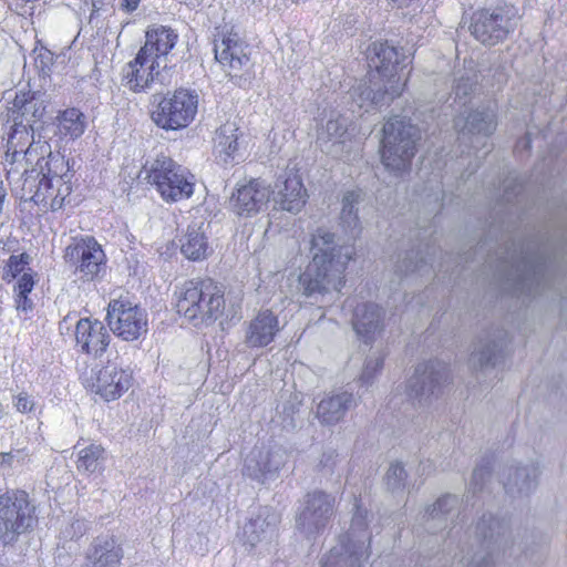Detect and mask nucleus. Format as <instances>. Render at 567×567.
Wrapping results in <instances>:
<instances>
[{"mask_svg":"<svg viewBox=\"0 0 567 567\" xmlns=\"http://www.w3.org/2000/svg\"><path fill=\"white\" fill-rule=\"evenodd\" d=\"M312 260L299 276V285L305 297L315 302L332 301L346 284V270L353 258L350 246L334 243V235L318 229L311 239Z\"/></svg>","mask_w":567,"mask_h":567,"instance_id":"nucleus-1","label":"nucleus"},{"mask_svg":"<svg viewBox=\"0 0 567 567\" xmlns=\"http://www.w3.org/2000/svg\"><path fill=\"white\" fill-rule=\"evenodd\" d=\"M370 66L383 83L381 89H365L359 94L357 104L360 109L372 105H383L403 92L410 71H405L406 65L400 61V53L396 48L389 45L386 42H374L369 50Z\"/></svg>","mask_w":567,"mask_h":567,"instance_id":"nucleus-2","label":"nucleus"},{"mask_svg":"<svg viewBox=\"0 0 567 567\" xmlns=\"http://www.w3.org/2000/svg\"><path fill=\"white\" fill-rule=\"evenodd\" d=\"M175 295L177 312L194 327L210 326L224 313V288L210 278L188 280Z\"/></svg>","mask_w":567,"mask_h":567,"instance_id":"nucleus-3","label":"nucleus"},{"mask_svg":"<svg viewBox=\"0 0 567 567\" xmlns=\"http://www.w3.org/2000/svg\"><path fill=\"white\" fill-rule=\"evenodd\" d=\"M143 171L145 179L159 193L166 203L188 199L194 194L195 176L167 156H157L147 162Z\"/></svg>","mask_w":567,"mask_h":567,"instance_id":"nucleus-4","label":"nucleus"},{"mask_svg":"<svg viewBox=\"0 0 567 567\" xmlns=\"http://www.w3.org/2000/svg\"><path fill=\"white\" fill-rule=\"evenodd\" d=\"M419 128L405 117L390 118L383 126L382 153L383 165L392 172H404L410 167L415 154Z\"/></svg>","mask_w":567,"mask_h":567,"instance_id":"nucleus-5","label":"nucleus"},{"mask_svg":"<svg viewBox=\"0 0 567 567\" xmlns=\"http://www.w3.org/2000/svg\"><path fill=\"white\" fill-rule=\"evenodd\" d=\"M198 103L196 91L179 87L159 97L151 112V118L162 130H183L195 120Z\"/></svg>","mask_w":567,"mask_h":567,"instance_id":"nucleus-6","label":"nucleus"},{"mask_svg":"<svg viewBox=\"0 0 567 567\" xmlns=\"http://www.w3.org/2000/svg\"><path fill=\"white\" fill-rule=\"evenodd\" d=\"M35 507L23 491L0 496V540L9 544L35 523Z\"/></svg>","mask_w":567,"mask_h":567,"instance_id":"nucleus-7","label":"nucleus"},{"mask_svg":"<svg viewBox=\"0 0 567 567\" xmlns=\"http://www.w3.org/2000/svg\"><path fill=\"white\" fill-rule=\"evenodd\" d=\"M106 321L111 331L124 341H136L148 331L147 312L128 299H112L107 306Z\"/></svg>","mask_w":567,"mask_h":567,"instance_id":"nucleus-8","label":"nucleus"},{"mask_svg":"<svg viewBox=\"0 0 567 567\" xmlns=\"http://www.w3.org/2000/svg\"><path fill=\"white\" fill-rule=\"evenodd\" d=\"M83 385L110 402L121 398L133 384V373L115 362L92 368L81 377Z\"/></svg>","mask_w":567,"mask_h":567,"instance_id":"nucleus-9","label":"nucleus"},{"mask_svg":"<svg viewBox=\"0 0 567 567\" xmlns=\"http://www.w3.org/2000/svg\"><path fill=\"white\" fill-rule=\"evenodd\" d=\"M47 165L48 171L40 174L41 178L35 185L32 200L38 205L58 210L72 190L66 175L68 164L62 156H55Z\"/></svg>","mask_w":567,"mask_h":567,"instance_id":"nucleus-10","label":"nucleus"},{"mask_svg":"<svg viewBox=\"0 0 567 567\" xmlns=\"http://www.w3.org/2000/svg\"><path fill=\"white\" fill-rule=\"evenodd\" d=\"M516 27L514 7H498L493 10H481L473 14L470 31L485 45H495L504 41Z\"/></svg>","mask_w":567,"mask_h":567,"instance_id":"nucleus-11","label":"nucleus"},{"mask_svg":"<svg viewBox=\"0 0 567 567\" xmlns=\"http://www.w3.org/2000/svg\"><path fill=\"white\" fill-rule=\"evenodd\" d=\"M368 512L357 506L353 515L351 527L347 536V544L344 545V553L340 554L332 550L327 561L322 567L343 566L361 567L370 556V535L367 530Z\"/></svg>","mask_w":567,"mask_h":567,"instance_id":"nucleus-12","label":"nucleus"},{"mask_svg":"<svg viewBox=\"0 0 567 567\" xmlns=\"http://www.w3.org/2000/svg\"><path fill=\"white\" fill-rule=\"evenodd\" d=\"M214 52L217 62L230 76H239L250 68L249 47L234 27L217 28Z\"/></svg>","mask_w":567,"mask_h":567,"instance_id":"nucleus-13","label":"nucleus"},{"mask_svg":"<svg viewBox=\"0 0 567 567\" xmlns=\"http://www.w3.org/2000/svg\"><path fill=\"white\" fill-rule=\"evenodd\" d=\"M64 258L81 279L93 280L105 272L106 257L95 238L86 236L65 249Z\"/></svg>","mask_w":567,"mask_h":567,"instance_id":"nucleus-14","label":"nucleus"},{"mask_svg":"<svg viewBox=\"0 0 567 567\" xmlns=\"http://www.w3.org/2000/svg\"><path fill=\"white\" fill-rule=\"evenodd\" d=\"M447 378L444 363L436 360L420 363L409 380V396L420 404L429 403L433 396L439 395Z\"/></svg>","mask_w":567,"mask_h":567,"instance_id":"nucleus-15","label":"nucleus"},{"mask_svg":"<svg viewBox=\"0 0 567 567\" xmlns=\"http://www.w3.org/2000/svg\"><path fill=\"white\" fill-rule=\"evenodd\" d=\"M334 498L321 491L309 493L297 516V527L308 536L323 530L333 515Z\"/></svg>","mask_w":567,"mask_h":567,"instance_id":"nucleus-16","label":"nucleus"},{"mask_svg":"<svg viewBox=\"0 0 567 567\" xmlns=\"http://www.w3.org/2000/svg\"><path fill=\"white\" fill-rule=\"evenodd\" d=\"M271 197V187L259 178L238 185L230 197V208L238 216L249 217L265 209Z\"/></svg>","mask_w":567,"mask_h":567,"instance_id":"nucleus-17","label":"nucleus"},{"mask_svg":"<svg viewBox=\"0 0 567 567\" xmlns=\"http://www.w3.org/2000/svg\"><path fill=\"white\" fill-rule=\"evenodd\" d=\"M275 206L291 214H298L305 207L308 193L300 175L290 169L281 174L271 189Z\"/></svg>","mask_w":567,"mask_h":567,"instance_id":"nucleus-18","label":"nucleus"},{"mask_svg":"<svg viewBox=\"0 0 567 567\" xmlns=\"http://www.w3.org/2000/svg\"><path fill=\"white\" fill-rule=\"evenodd\" d=\"M164 69L165 64L161 65L157 61L137 52L136 56L123 68V84L132 92H144L155 81H162L161 71Z\"/></svg>","mask_w":567,"mask_h":567,"instance_id":"nucleus-19","label":"nucleus"},{"mask_svg":"<svg viewBox=\"0 0 567 567\" xmlns=\"http://www.w3.org/2000/svg\"><path fill=\"white\" fill-rule=\"evenodd\" d=\"M75 347L82 353L100 357L110 344V333L105 326L97 319L82 318L76 321Z\"/></svg>","mask_w":567,"mask_h":567,"instance_id":"nucleus-20","label":"nucleus"},{"mask_svg":"<svg viewBox=\"0 0 567 567\" xmlns=\"http://www.w3.org/2000/svg\"><path fill=\"white\" fill-rule=\"evenodd\" d=\"M287 453L281 447H256L245 460L244 474L264 482L276 474L286 463Z\"/></svg>","mask_w":567,"mask_h":567,"instance_id":"nucleus-21","label":"nucleus"},{"mask_svg":"<svg viewBox=\"0 0 567 567\" xmlns=\"http://www.w3.org/2000/svg\"><path fill=\"white\" fill-rule=\"evenodd\" d=\"M123 557L122 544L114 535H100L85 550L81 567H120Z\"/></svg>","mask_w":567,"mask_h":567,"instance_id":"nucleus-22","label":"nucleus"},{"mask_svg":"<svg viewBox=\"0 0 567 567\" xmlns=\"http://www.w3.org/2000/svg\"><path fill=\"white\" fill-rule=\"evenodd\" d=\"M279 517L269 508H261L255 517H251L243 528V539L251 548L267 547L277 537Z\"/></svg>","mask_w":567,"mask_h":567,"instance_id":"nucleus-23","label":"nucleus"},{"mask_svg":"<svg viewBox=\"0 0 567 567\" xmlns=\"http://www.w3.org/2000/svg\"><path fill=\"white\" fill-rule=\"evenodd\" d=\"M539 474L536 463L509 465L504 468L501 480L506 494L515 498L529 495L537 486Z\"/></svg>","mask_w":567,"mask_h":567,"instance_id":"nucleus-24","label":"nucleus"},{"mask_svg":"<svg viewBox=\"0 0 567 567\" xmlns=\"http://www.w3.org/2000/svg\"><path fill=\"white\" fill-rule=\"evenodd\" d=\"M178 34L168 27L153 25L145 33V43L138 53L147 55L167 68V55L176 45Z\"/></svg>","mask_w":567,"mask_h":567,"instance_id":"nucleus-25","label":"nucleus"},{"mask_svg":"<svg viewBox=\"0 0 567 567\" xmlns=\"http://www.w3.org/2000/svg\"><path fill=\"white\" fill-rule=\"evenodd\" d=\"M241 137L243 133L236 122L227 121L221 124L216 128L213 137L215 158L224 165L234 163L239 156Z\"/></svg>","mask_w":567,"mask_h":567,"instance_id":"nucleus-26","label":"nucleus"},{"mask_svg":"<svg viewBox=\"0 0 567 567\" xmlns=\"http://www.w3.org/2000/svg\"><path fill=\"white\" fill-rule=\"evenodd\" d=\"M496 107L488 104L471 112L466 118H457L455 126L460 128L462 138L488 137L496 128Z\"/></svg>","mask_w":567,"mask_h":567,"instance_id":"nucleus-27","label":"nucleus"},{"mask_svg":"<svg viewBox=\"0 0 567 567\" xmlns=\"http://www.w3.org/2000/svg\"><path fill=\"white\" fill-rule=\"evenodd\" d=\"M348 140V120L340 114H332L317 131V143L323 152L333 156L343 152Z\"/></svg>","mask_w":567,"mask_h":567,"instance_id":"nucleus-28","label":"nucleus"},{"mask_svg":"<svg viewBox=\"0 0 567 567\" xmlns=\"http://www.w3.org/2000/svg\"><path fill=\"white\" fill-rule=\"evenodd\" d=\"M353 406H355V399L351 392L330 393L317 404L316 415L321 424L336 425Z\"/></svg>","mask_w":567,"mask_h":567,"instance_id":"nucleus-29","label":"nucleus"},{"mask_svg":"<svg viewBox=\"0 0 567 567\" xmlns=\"http://www.w3.org/2000/svg\"><path fill=\"white\" fill-rule=\"evenodd\" d=\"M383 310L374 303L358 305L353 312L352 324L357 334L365 343L372 341L383 328Z\"/></svg>","mask_w":567,"mask_h":567,"instance_id":"nucleus-30","label":"nucleus"},{"mask_svg":"<svg viewBox=\"0 0 567 567\" xmlns=\"http://www.w3.org/2000/svg\"><path fill=\"white\" fill-rule=\"evenodd\" d=\"M279 330L278 317L271 310H261L248 326L246 342L250 347H266L272 342Z\"/></svg>","mask_w":567,"mask_h":567,"instance_id":"nucleus-31","label":"nucleus"},{"mask_svg":"<svg viewBox=\"0 0 567 567\" xmlns=\"http://www.w3.org/2000/svg\"><path fill=\"white\" fill-rule=\"evenodd\" d=\"M55 156L61 155L53 154L50 143L39 134L32 138L29 146L23 151L20 162H24V172H28L29 167H33L31 172H37V177H39L41 173L48 171V162Z\"/></svg>","mask_w":567,"mask_h":567,"instance_id":"nucleus-32","label":"nucleus"},{"mask_svg":"<svg viewBox=\"0 0 567 567\" xmlns=\"http://www.w3.org/2000/svg\"><path fill=\"white\" fill-rule=\"evenodd\" d=\"M204 227V223L189 225L185 236L181 239V251L189 260H203L209 254L208 238Z\"/></svg>","mask_w":567,"mask_h":567,"instance_id":"nucleus-33","label":"nucleus"},{"mask_svg":"<svg viewBox=\"0 0 567 567\" xmlns=\"http://www.w3.org/2000/svg\"><path fill=\"white\" fill-rule=\"evenodd\" d=\"M87 126L86 115L76 107L65 109L56 115V134L61 138L76 140Z\"/></svg>","mask_w":567,"mask_h":567,"instance_id":"nucleus-34","label":"nucleus"},{"mask_svg":"<svg viewBox=\"0 0 567 567\" xmlns=\"http://www.w3.org/2000/svg\"><path fill=\"white\" fill-rule=\"evenodd\" d=\"M34 136L35 134L31 127L22 123H14L8 138L6 162L10 164L20 162L23 151H25Z\"/></svg>","mask_w":567,"mask_h":567,"instance_id":"nucleus-35","label":"nucleus"},{"mask_svg":"<svg viewBox=\"0 0 567 567\" xmlns=\"http://www.w3.org/2000/svg\"><path fill=\"white\" fill-rule=\"evenodd\" d=\"M361 199L362 192L360 189L348 190L342 197L340 220L343 228L351 234H358L361 229L358 216V205Z\"/></svg>","mask_w":567,"mask_h":567,"instance_id":"nucleus-36","label":"nucleus"},{"mask_svg":"<svg viewBox=\"0 0 567 567\" xmlns=\"http://www.w3.org/2000/svg\"><path fill=\"white\" fill-rule=\"evenodd\" d=\"M476 533L480 537L484 539L487 544V547L492 543L501 545L505 542L506 535L508 533V524L504 519L494 517L492 515L483 516L482 519L476 525Z\"/></svg>","mask_w":567,"mask_h":567,"instance_id":"nucleus-37","label":"nucleus"},{"mask_svg":"<svg viewBox=\"0 0 567 567\" xmlns=\"http://www.w3.org/2000/svg\"><path fill=\"white\" fill-rule=\"evenodd\" d=\"M105 450L97 444H90L78 453L76 468L79 472L90 475L103 471Z\"/></svg>","mask_w":567,"mask_h":567,"instance_id":"nucleus-38","label":"nucleus"},{"mask_svg":"<svg viewBox=\"0 0 567 567\" xmlns=\"http://www.w3.org/2000/svg\"><path fill=\"white\" fill-rule=\"evenodd\" d=\"M35 285L33 272H23L13 286V297L16 308L21 312H29L33 309L34 302L31 298L32 290Z\"/></svg>","mask_w":567,"mask_h":567,"instance_id":"nucleus-39","label":"nucleus"},{"mask_svg":"<svg viewBox=\"0 0 567 567\" xmlns=\"http://www.w3.org/2000/svg\"><path fill=\"white\" fill-rule=\"evenodd\" d=\"M31 257L27 252L11 255L3 266L2 279L10 284L23 275V272H33L30 265Z\"/></svg>","mask_w":567,"mask_h":567,"instance_id":"nucleus-40","label":"nucleus"},{"mask_svg":"<svg viewBox=\"0 0 567 567\" xmlns=\"http://www.w3.org/2000/svg\"><path fill=\"white\" fill-rule=\"evenodd\" d=\"M458 501L454 495H445L440 497L431 507L426 509V516L430 520L446 522V515L456 507Z\"/></svg>","mask_w":567,"mask_h":567,"instance_id":"nucleus-41","label":"nucleus"},{"mask_svg":"<svg viewBox=\"0 0 567 567\" xmlns=\"http://www.w3.org/2000/svg\"><path fill=\"white\" fill-rule=\"evenodd\" d=\"M30 455L24 449L12 450L0 453V470H14L25 465Z\"/></svg>","mask_w":567,"mask_h":567,"instance_id":"nucleus-42","label":"nucleus"},{"mask_svg":"<svg viewBox=\"0 0 567 567\" xmlns=\"http://www.w3.org/2000/svg\"><path fill=\"white\" fill-rule=\"evenodd\" d=\"M383 367V357L381 354L370 355L363 367V370L359 377V382L362 385H370L373 383L375 377Z\"/></svg>","mask_w":567,"mask_h":567,"instance_id":"nucleus-43","label":"nucleus"},{"mask_svg":"<svg viewBox=\"0 0 567 567\" xmlns=\"http://www.w3.org/2000/svg\"><path fill=\"white\" fill-rule=\"evenodd\" d=\"M406 477V472L401 463H391L385 474V484L393 492L402 489L405 487Z\"/></svg>","mask_w":567,"mask_h":567,"instance_id":"nucleus-44","label":"nucleus"},{"mask_svg":"<svg viewBox=\"0 0 567 567\" xmlns=\"http://www.w3.org/2000/svg\"><path fill=\"white\" fill-rule=\"evenodd\" d=\"M476 74L461 76L456 81L455 85V100L460 102V104L465 105L466 99L474 93L476 90L477 79Z\"/></svg>","mask_w":567,"mask_h":567,"instance_id":"nucleus-45","label":"nucleus"},{"mask_svg":"<svg viewBox=\"0 0 567 567\" xmlns=\"http://www.w3.org/2000/svg\"><path fill=\"white\" fill-rule=\"evenodd\" d=\"M496 351L497 344L495 342H487L472 353V359L481 367L494 364Z\"/></svg>","mask_w":567,"mask_h":567,"instance_id":"nucleus-46","label":"nucleus"},{"mask_svg":"<svg viewBox=\"0 0 567 567\" xmlns=\"http://www.w3.org/2000/svg\"><path fill=\"white\" fill-rule=\"evenodd\" d=\"M34 53H35L34 61H35L37 68L42 73H47L48 71H50L51 66L53 65V61H54L53 53L45 48H40L39 50H34Z\"/></svg>","mask_w":567,"mask_h":567,"instance_id":"nucleus-47","label":"nucleus"},{"mask_svg":"<svg viewBox=\"0 0 567 567\" xmlns=\"http://www.w3.org/2000/svg\"><path fill=\"white\" fill-rule=\"evenodd\" d=\"M13 405L18 412L23 413V414L31 413L35 409L34 400L27 392H20L13 399Z\"/></svg>","mask_w":567,"mask_h":567,"instance_id":"nucleus-48","label":"nucleus"},{"mask_svg":"<svg viewBox=\"0 0 567 567\" xmlns=\"http://www.w3.org/2000/svg\"><path fill=\"white\" fill-rule=\"evenodd\" d=\"M33 100L31 92L20 91L16 94L12 102V109L23 115L27 112V105Z\"/></svg>","mask_w":567,"mask_h":567,"instance_id":"nucleus-49","label":"nucleus"},{"mask_svg":"<svg viewBox=\"0 0 567 567\" xmlns=\"http://www.w3.org/2000/svg\"><path fill=\"white\" fill-rule=\"evenodd\" d=\"M489 470L487 466H477L474 468L471 480V485L474 491L481 489L485 481L489 477Z\"/></svg>","mask_w":567,"mask_h":567,"instance_id":"nucleus-50","label":"nucleus"},{"mask_svg":"<svg viewBox=\"0 0 567 567\" xmlns=\"http://www.w3.org/2000/svg\"><path fill=\"white\" fill-rule=\"evenodd\" d=\"M87 530V525L84 520L75 519L73 520L69 528L65 529L66 537L71 539L82 537Z\"/></svg>","mask_w":567,"mask_h":567,"instance_id":"nucleus-51","label":"nucleus"},{"mask_svg":"<svg viewBox=\"0 0 567 567\" xmlns=\"http://www.w3.org/2000/svg\"><path fill=\"white\" fill-rule=\"evenodd\" d=\"M467 567H492V564L485 555H475Z\"/></svg>","mask_w":567,"mask_h":567,"instance_id":"nucleus-52","label":"nucleus"},{"mask_svg":"<svg viewBox=\"0 0 567 567\" xmlns=\"http://www.w3.org/2000/svg\"><path fill=\"white\" fill-rule=\"evenodd\" d=\"M420 268L421 267L419 266L417 262H414V261H412V259L409 258V259L404 260L403 266L399 267V270L401 272L408 274V272H413V271L420 270Z\"/></svg>","mask_w":567,"mask_h":567,"instance_id":"nucleus-53","label":"nucleus"},{"mask_svg":"<svg viewBox=\"0 0 567 567\" xmlns=\"http://www.w3.org/2000/svg\"><path fill=\"white\" fill-rule=\"evenodd\" d=\"M140 0H122L121 9L126 12H133L137 9Z\"/></svg>","mask_w":567,"mask_h":567,"instance_id":"nucleus-54","label":"nucleus"},{"mask_svg":"<svg viewBox=\"0 0 567 567\" xmlns=\"http://www.w3.org/2000/svg\"><path fill=\"white\" fill-rule=\"evenodd\" d=\"M529 146H530V141L527 137L522 140V141H519L518 144H517V147H523L524 150L529 148Z\"/></svg>","mask_w":567,"mask_h":567,"instance_id":"nucleus-55","label":"nucleus"},{"mask_svg":"<svg viewBox=\"0 0 567 567\" xmlns=\"http://www.w3.org/2000/svg\"><path fill=\"white\" fill-rule=\"evenodd\" d=\"M4 415H6L4 408H3V405L0 403V421L4 417Z\"/></svg>","mask_w":567,"mask_h":567,"instance_id":"nucleus-56","label":"nucleus"},{"mask_svg":"<svg viewBox=\"0 0 567 567\" xmlns=\"http://www.w3.org/2000/svg\"><path fill=\"white\" fill-rule=\"evenodd\" d=\"M182 3H185V4H188V6H193V0H179Z\"/></svg>","mask_w":567,"mask_h":567,"instance_id":"nucleus-57","label":"nucleus"},{"mask_svg":"<svg viewBox=\"0 0 567 567\" xmlns=\"http://www.w3.org/2000/svg\"><path fill=\"white\" fill-rule=\"evenodd\" d=\"M511 194H512V193H511V192L508 190V188H507V189H506V198H507V200H509V198H511Z\"/></svg>","mask_w":567,"mask_h":567,"instance_id":"nucleus-58","label":"nucleus"},{"mask_svg":"<svg viewBox=\"0 0 567 567\" xmlns=\"http://www.w3.org/2000/svg\"><path fill=\"white\" fill-rule=\"evenodd\" d=\"M70 318H71V315H68L66 317H64L63 322H66L68 319H70Z\"/></svg>","mask_w":567,"mask_h":567,"instance_id":"nucleus-59","label":"nucleus"}]
</instances>
